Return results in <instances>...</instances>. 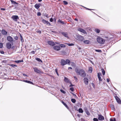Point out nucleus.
Segmentation results:
<instances>
[{
    "mask_svg": "<svg viewBox=\"0 0 121 121\" xmlns=\"http://www.w3.org/2000/svg\"><path fill=\"white\" fill-rule=\"evenodd\" d=\"M75 70L78 75H80L83 77H84L86 76V73L84 70L83 69H81L79 71L78 69L76 68L75 69Z\"/></svg>",
    "mask_w": 121,
    "mask_h": 121,
    "instance_id": "1",
    "label": "nucleus"
},
{
    "mask_svg": "<svg viewBox=\"0 0 121 121\" xmlns=\"http://www.w3.org/2000/svg\"><path fill=\"white\" fill-rule=\"evenodd\" d=\"M7 40L9 42L11 43V44H12V45H13V42L14 41L13 38L11 36H7Z\"/></svg>",
    "mask_w": 121,
    "mask_h": 121,
    "instance_id": "2",
    "label": "nucleus"
},
{
    "mask_svg": "<svg viewBox=\"0 0 121 121\" xmlns=\"http://www.w3.org/2000/svg\"><path fill=\"white\" fill-rule=\"evenodd\" d=\"M97 40L99 43L101 44H104L105 42V40L103 38L100 37L97 38Z\"/></svg>",
    "mask_w": 121,
    "mask_h": 121,
    "instance_id": "3",
    "label": "nucleus"
},
{
    "mask_svg": "<svg viewBox=\"0 0 121 121\" xmlns=\"http://www.w3.org/2000/svg\"><path fill=\"white\" fill-rule=\"evenodd\" d=\"M113 37V36L112 35L105 36L104 37V38H105V40H112Z\"/></svg>",
    "mask_w": 121,
    "mask_h": 121,
    "instance_id": "4",
    "label": "nucleus"
},
{
    "mask_svg": "<svg viewBox=\"0 0 121 121\" xmlns=\"http://www.w3.org/2000/svg\"><path fill=\"white\" fill-rule=\"evenodd\" d=\"M77 38L78 40L80 42L82 41L84 39V38L83 36L81 35H78Z\"/></svg>",
    "mask_w": 121,
    "mask_h": 121,
    "instance_id": "5",
    "label": "nucleus"
},
{
    "mask_svg": "<svg viewBox=\"0 0 121 121\" xmlns=\"http://www.w3.org/2000/svg\"><path fill=\"white\" fill-rule=\"evenodd\" d=\"M12 18L15 21H17V20L19 19V17L17 15H13L12 17Z\"/></svg>",
    "mask_w": 121,
    "mask_h": 121,
    "instance_id": "6",
    "label": "nucleus"
},
{
    "mask_svg": "<svg viewBox=\"0 0 121 121\" xmlns=\"http://www.w3.org/2000/svg\"><path fill=\"white\" fill-rule=\"evenodd\" d=\"M115 95H117L116 94H115ZM114 97L115 98L117 101V102L119 104H121V101L120 98L117 96H115Z\"/></svg>",
    "mask_w": 121,
    "mask_h": 121,
    "instance_id": "7",
    "label": "nucleus"
},
{
    "mask_svg": "<svg viewBox=\"0 0 121 121\" xmlns=\"http://www.w3.org/2000/svg\"><path fill=\"white\" fill-rule=\"evenodd\" d=\"M47 43L48 44L52 46H54L55 45V43L54 42L51 41H48Z\"/></svg>",
    "mask_w": 121,
    "mask_h": 121,
    "instance_id": "8",
    "label": "nucleus"
},
{
    "mask_svg": "<svg viewBox=\"0 0 121 121\" xmlns=\"http://www.w3.org/2000/svg\"><path fill=\"white\" fill-rule=\"evenodd\" d=\"M35 72L38 73H42V72L39 70L37 67H35L33 68Z\"/></svg>",
    "mask_w": 121,
    "mask_h": 121,
    "instance_id": "9",
    "label": "nucleus"
},
{
    "mask_svg": "<svg viewBox=\"0 0 121 121\" xmlns=\"http://www.w3.org/2000/svg\"><path fill=\"white\" fill-rule=\"evenodd\" d=\"M12 44H11V43L8 42L6 44V45L7 48L8 49H10L12 45Z\"/></svg>",
    "mask_w": 121,
    "mask_h": 121,
    "instance_id": "10",
    "label": "nucleus"
},
{
    "mask_svg": "<svg viewBox=\"0 0 121 121\" xmlns=\"http://www.w3.org/2000/svg\"><path fill=\"white\" fill-rule=\"evenodd\" d=\"M84 82L85 84L86 85L88 84L89 80L88 78L86 77H85L83 79Z\"/></svg>",
    "mask_w": 121,
    "mask_h": 121,
    "instance_id": "11",
    "label": "nucleus"
},
{
    "mask_svg": "<svg viewBox=\"0 0 121 121\" xmlns=\"http://www.w3.org/2000/svg\"><path fill=\"white\" fill-rule=\"evenodd\" d=\"M42 22L44 24H47V25H51L50 23L48 21L44 19H43L42 20Z\"/></svg>",
    "mask_w": 121,
    "mask_h": 121,
    "instance_id": "12",
    "label": "nucleus"
},
{
    "mask_svg": "<svg viewBox=\"0 0 121 121\" xmlns=\"http://www.w3.org/2000/svg\"><path fill=\"white\" fill-rule=\"evenodd\" d=\"M61 65L62 66H64L66 64V63L65 62V61L63 59L61 60Z\"/></svg>",
    "mask_w": 121,
    "mask_h": 121,
    "instance_id": "13",
    "label": "nucleus"
},
{
    "mask_svg": "<svg viewBox=\"0 0 121 121\" xmlns=\"http://www.w3.org/2000/svg\"><path fill=\"white\" fill-rule=\"evenodd\" d=\"M98 119L99 120H104V117L101 114L98 115Z\"/></svg>",
    "mask_w": 121,
    "mask_h": 121,
    "instance_id": "14",
    "label": "nucleus"
},
{
    "mask_svg": "<svg viewBox=\"0 0 121 121\" xmlns=\"http://www.w3.org/2000/svg\"><path fill=\"white\" fill-rule=\"evenodd\" d=\"M53 48L54 50L58 51L60 49V46H55L53 47Z\"/></svg>",
    "mask_w": 121,
    "mask_h": 121,
    "instance_id": "15",
    "label": "nucleus"
},
{
    "mask_svg": "<svg viewBox=\"0 0 121 121\" xmlns=\"http://www.w3.org/2000/svg\"><path fill=\"white\" fill-rule=\"evenodd\" d=\"M78 31L83 33L85 34H86V31L83 29H82L81 28H79L78 29Z\"/></svg>",
    "mask_w": 121,
    "mask_h": 121,
    "instance_id": "16",
    "label": "nucleus"
},
{
    "mask_svg": "<svg viewBox=\"0 0 121 121\" xmlns=\"http://www.w3.org/2000/svg\"><path fill=\"white\" fill-rule=\"evenodd\" d=\"M61 34L62 35L64 36L66 38H68V35L67 33V32H62L61 33Z\"/></svg>",
    "mask_w": 121,
    "mask_h": 121,
    "instance_id": "17",
    "label": "nucleus"
},
{
    "mask_svg": "<svg viewBox=\"0 0 121 121\" xmlns=\"http://www.w3.org/2000/svg\"><path fill=\"white\" fill-rule=\"evenodd\" d=\"M84 110L86 114L88 116H89L90 115V113L89 112V111L87 108L86 107H85L84 108Z\"/></svg>",
    "mask_w": 121,
    "mask_h": 121,
    "instance_id": "18",
    "label": "nucleus"
},
{
    "mask_svg": "<svg viewBox=\"0 0 121 121\" xmlns=\"http://www.w3.org/2000/svg\"><path fill=\"white\" fill-rule=\"evenodd\" d=\"M60 53L61 55H66L67 54L66 52L64 51H60Z\"/></svg>",
    "mask_w": 121,
    "mask_h": 121,
    "instance_id": "19",
    "label": "nucleus"
},
{
    "mask_svg": "<svg viewBox=\"0 0 121 121\" xmlns=\"http://www.w3.org/2000/svg\"><path fill=\"white\" fill-rule=\"evenodd\" d=\"M1 33L4 35H6L7 34V32L4 29H2V30Z\"/></svg>",
    "mask_w": 121,
    "mask_h": 121,
    "instance_id": "20",
    "label": "nucleus"
},
{
    "mask_svg": "<svg viewBox=\"0 0 121 121\" xmlns=\"http://www.w3.org/2000/svg\"><path fill=\"white\" fill-rule=\"evenodd\" d=\"M101 75V73H98V77L99 79V81H102V80L100 77V75Z\"/></svg>",
    "mask_w": 121,
    "mask_h": 121,
    "instance_id": "21",
    "label": "nucleus"
},
{
    "mask_svg": "<svg viewBox=\"0 0 121 121\" xmlns=\"http://www.w3.org/2000/svg\"><path fill=\"white\" fill-rule=\"evenodd\" d=\"M40 4H36L35 5L34 7L36 9H38L40 7Z\"/></svg>",
    "mask_w": 121,
    "mask_h": 121,
    "instance_id": "22",
    "label": "nucleus"
},
{
    "mask_svg": "<svg viewBox=\"0 0 121 121\" xmlns=\"http://www.w3.org/2000/svg\"><path fill=\"white\" fill-rule=\"evenodd\" d=\"M24 82H26L30 84H31L32 85L34 84V83L32 82H31L30 81H28L27 80H23Z\"/></svg>",
    "mask_w": 121,
    "mask_h": 121,
    "instance_id": "23",
    "label": "nucleus"
},
{
    "mask_svg": "<svg viewBox=\"0 0 121 121\" xmlns=\"http://www.w3.org/2000/svg\"><path fill=\"white\" fill-rule=\"evenodd\" d=\"M62 103L65 106V107L68 109H69V108L68 106V105L65 103L63 101H61Z\"/></svg>",
    "mask_w": 121,
    "mask_h": 121,
    "instance_id": "24",
    "label": "nucleus"
},
{
    "mask_svg": "<svg viewBox=\"0 0 121 121\" xmlns=\"http://www.w3.org/2000/svg\"><path fill=\"white\" fill-rule=\"evenodd\" d=\"M83 42L85 44H88L90 43V41L89 40H86L84 41Z\"/></svg>",
    "mask_w": 121,
    "mask_h": 121,
    "instance_id": "25",
    "label": "nucleus"
},
{
    "mask_svg": "<svg viewBox=\"0 0 121 121\" xmlns=\"http://www.w3.org/2000/svg\"><path fill=\"white\" fill-rule=\"evenodd\" d=\"M64 81L67 83H69V79L66 77H65Z\"/></svg>",
    "mask_w": 121,
    "mask_h": 121,
    "instance_id": "26",
    "label": "nucleus"
},
{
    "mask_svg": "<svg viewBox=\"0 0 121 121\" xmlns=\"http://www.w3.org/2000/svg\"><path fill=\"white\" fill-rule=\"evenodd\" d=\"M70 65H71L73 67H76V64L74 62H71L70 63Z\"/></svg>",
    "mask_w": 121,
    "mask_h": 121,
    "instance_id": "27",
    "label": "nucleus"
},
{
    "mask_svg": "<svg viewBox=\"0 0 121 121\" xmlns=\"http://www.w3.org/2000/svg\"><path fill=\"white\" fill-rule=\"evenodd\" d=\"M58 22H60L62 24H65L66 23H65L64 22L60 20V19H59Z\"/></svg>",
    "mask_w": 121,
    "mask_h": 121,
    "instance_id": "28",
    "label": "nucleus"
},
{
    "mask_svg": "<svg viewBox=\"0 0 121 121\" xmlns=\"http://www.w3.org/2000/svg\"><path fill=\"white\" fill-rule=\"evenodd\" d=\"M93 70L92 68V67H89V68L88 71L90 73L92 72Z\"/></svg>",
    "mask_w": 121,
    "mask_h": 121,
    "instance_id": "29",
    "label": "nucleus"
},
{
    "mask_svg": "<svg viewBox=\"0 0 121 121\" xmlns=\"http://www.w3.org/2000/svg\"><path fill=\"white\" fill-rule=\"evenodd\" d=\"M12 4H17L18 3L16 1H14L13 0H10Z\"/></svg>",
    "mask_w": 121,
    "mask_h": 121,
    "instance_id": "30",
    "label": "nucleus"
},
{
    "mask_svg": "<svg viewBox=\"0 0 121 121\" xmlns=\"http://www.w3.org/2000/svg\"><path fill=\"white\" fill-rule=\"evenodd\" d=\"M95 32L97 33H99L100 32V30L98 29H95L94 30Z\"/></svg>",
    "mask_w": 121,
    "mask_h": 121,
    "instance_id": "31",
    "label": "nucleus"
},
{
    "mask_svg": "<svg viewBox=\"0 0 121 121\" xmlns=\"http://www.w3.org/2000/svg\"><path fill=\"white\" fill-rule=\"evenodd\" d=\"M65 62L66 64L70 65V60L68 59H67L65 61Z\"/></svg>",
    "mask_w": 121,
    "mask_h": 121,
    "instance_id": "32",
    "label": "nucleus"
},
{
    "mask_svg": "<svg viewBox=\"0 0 121 121\" xmlns=\"http://www.w3.org/2000/svg\"><path fill=\"white\" fill-rule=\"evenodd\" d=\"M23 60H17L15 61L16 63H18L20 62H23Z\"/></svg>",
    "mask_w": 121,
    "mask_h": 121,
    "instance_id": "33",
    "label": "nucleus"
},
{
    "mask_svg": "<svg viewBox=\"0 0 121 121\" xmlns=\"http://www.w3.org/2000/svg\"><path fill=\"white\" fill-rule=\"evenodd\" d=\"M78 112L79 113H82L83 112V111L82 109L81 108H79L78 109Z\"/></svg>",
    "mask_w": 121,
    "mask_h": 121,
    "instance_id": "34",
    "label": "nucleus"
},
{
    "mask_svg": "<svg viewBox=\"0 0 121 121\" xmlns=\"http://www.w3.org/2000/svg\"><path fill=\"white\" fill-rule=\"evenodd\" d=\"M35 60H37V61H39V62H42V61L41 60L40 58H35Z\"/></svg>",
    "mask_w": 121,
    "mask_h": 121,
    "instance_id": "35",
    "label": "nucleus"
},
{
    "mask_svg": "<svg viewBox=\"0 0 121 121\" xmlns=\"http://www.w3.org/2000/svg\"><path fill=\"white\" fill-rule=\"evenodd\" d=\"M60 46L61 48H65L66 47L65 45L64 44H61Z\"/></svg>",
    "mask_w": 121,
    "mask_h": 121,
    "instance_id": "36",
    "label": "nucleus"
},
{
    "mask_svg": "<svg viewBox=\"0 0 121 121\" xmlns=\"http://www.w3.org/2000/svg\"><path fill=\"white\" fill-rule=\"evenodd\" d=\"M71 101L73 103H75L76 102V100L74 99H71Z\"/></svg>",
    "mask_w": 121,
    "mask_h": 121,
    "instance_id": "37",
    "label": "nucleus"
},
{
    "mask_svg": "<svg viewBox=\"0 0 121 121\" xmlns=\"http://www.w3.org/2000/svg\"><path fill=\"white\" fill-rule=\"evenodd\" d=\"M101 70L102 71V74L103 75H105V71L103 69H101Z\"/></svg>",
    "mask_w": 121,
    "mask_h": 121,
    "instance_id": "38",
    "label": "nucleus"
},
{
    "mask_svg": "<svg viewBox=\"0 0 121 121\" xmlns=\"http://www.w3.org/2000/svg\"><path fill=\"white\" fill-rule=\"evenodd\" d=\"M10 65L13 67H17V65L13 64H10Z\"/></svg>",
    "mask_w": 121,
    "mask_h": 121,
    "instance_id": "39",
    "label": "nucleus"
},
{
    "mask_svg": "<svg viewBox=\"0 0 121 121\" xmlns=\"http://www.w3.org/2000/svg\"><path fill=\"white\" fill-rule=\"evenodd\" d=\"M70 93H71V94H72L73 95L74 97V98H77V96H76V94H73V92H70Z\"/></svg>",
    "mask_w": 121,
    "mask_h": 121,
    "instance_id": "40",
    "label": "nucleus"
},
{
    "mask_svg": "<svg viewBox=\"0 0 121 121\" xmlns=\"http://www.w3.org/2000/svg\"><path fill=\"white\" fill-rule=\"evenodd\" d=\"M20 37L21 39L22 42L24 41V40L23 39V38L22 37V35L21 34H20Z\"/></svg>",
    "mask_w": 121,
    "mask_h": 121,
    "instance_id": "41",
    "label": "nucleus"
},
{
    "mask_svg": "<svg viewBox=\"0 0 121 121\" xmlns=\"http://www.w3.org/2000/svg\"><path fill=\"white\" fill-rule=\"evenodd\" d=\"M36 32L39 34H41V31L39 29L37 30L36 31Z\"/></svg>",
    "mask_w": 121,
    "mask_h": 121,
    "instance_id": "42",
    "label": "nucleus"
},
{
    "mask_svg": "<svg viewBox=\"0 0 121 121\" xmlns=\"http://www.w3.org/2000/svg\"><path fill=\"white\" fill-rule=\"evenodd\" d=\"M60 91L61 92L64 94H65L66 93V92L62 89H60Z\"/></svg>",
    "mask_w": 121,
    "mask_h": 121,
    "instance_id": "43",
    "label": "nucleus"
},
{
    "mask_svg": "<svg viewBox=\"0 0 121 121\" xmlns=\"http://www.w3.org/2000/svg\"><path fill=\"white\" fill-rule=\"evenodd\" d=\"M67 45L69 46H74V44L73 43H68L67 44Z\"/></svg>",
    "mask_w": 121,
    "mask_h": 121,
    "instance_id": "44",
    "label": "nucleus"
},
{
    "mask_svg": "<svg viewBox=\"0 0 121 121\" xmlns=\"http://www.w3.org/2000/svg\"><path fill=\"white\" fill-rule=\"evenodd\" d=\"M95 51L98 52H102V51L100 50L96 49Z\"/></svg>",
    "mask_w": 121,
    "mask_h": 121,
    "instance_id": "45",
    "label": "nucleus"
},
{
    "mask_svg": "<svg viewBox=\"0 0 121 121\" xmlns=\"http://www.w3.org/2000/svg\"><path fill=\"white\" fill-rule=\"evenodd\" d=\"M55 71H56V73L57 75L58 76H59V74H58V70L57 68H56L55 69Z\"/></svg>",
    "mask_w": 121,
    "mask_h": 121,
    "instance_id": "46",
    "label": "nucleus"
},
{
    "mask_svg": "<svg viewBox=\"0 0 121 121\" xmlns=\"http://www.w3.org/2000/svg\"><path fill=\"white\" fill-rule=\"evenodd\" d=\"M63 2L64 4L65 5H67L68 4V2L65 1H64Z\"/></svg>",
    "mask_w": 121,
    "mask_h": 121,
    "instance_id": "47",
    "label": "nucleus"
},
{
    "mask_svg": "<svg viewBox=\"0 0 121 121\" xmlns=\"http://www.w3.org/2000/svg\"><path fill=\"white\" fill-rule=\"evenodd\" d=\"M70 90L72 91L73 92L74 91V89L73 87H72L69 89Z\"/></svg>",
    "mask_w": 121,
    "mask_h": 121,
    "instance_id": "48",
    "label": "nucleus"
},
{
    "mask_svg": "<svg viewBox=\"0 0 121 121\" xmlns=\"http://www.w3.org/2000/svg\"><path fill=\"white\" fill-rule=\"evenodd\" d=\"M84 7L85 8L86 10H95V9H90L87 8H86V7Z\"/></svg>",
    "mask_w": 121,
    "mask_h": 121,
    "instance_id": "49",
    "label": "nucleus"
},
{
    "mask_svg": "<svg viewBox=\"0 0 121 121\" xmlns=\"http://www.w3.org/2000/svg\"><path fill=\"white\" fill-rule=\"evenodd\" d=\"M93 121H99L98 119L97 118H94L93 119Z\"/></svg>",
    "mask_w": 121,
    "mask_h": 121,
    "instance_id": "50",
    "label": "nucleus"
},
{
    "mask_svg": "<svg viewBox=\"0 0 121 121\" xmlns=\"http://www.w3.org/2000/svg\"><path fill=\"white\" fill-rule=\"evenodd\" d=\"M3 47V44L2 43H0V48H2Z\"/></svg>",
    "mask_w": 121,
    "mask_h": 121,
    "instance_id": "51",
    "label": "nucleus"
},
{
    "mask_svg": "<svg viewBox=\"0 0 121 121\" xmlns=\"http://www.w3.org/2000/svg\"><path fill=\"white\" fill-rule=\"evenodd\" d=\"M14 38L16 40H17L18 39V37L17 36H14Z\"/></svg>",
    "mask_w": 121,
    "mask_h": 121,
    "instance_id": "52",
    "label": "nucleus"
},
{
    "mask_svg": "<svg viewBox=\"0 0 121 121\" xmlns=\"http://www.w3.org/2000/svg\"><path fill=\"white\" fill-rule=\"evenodd\" d=\"M41 13L40 12H38L37 14V15L38 16H41Z\"/></svg>",
    "mask_w": 121,
    "mask_h": 121,
    "instance_id": "53",
    "label": "nucleus"
},
{
    "mask_svg": "<svg viewBox=\"0 0 121 121\" xmlns=\"http://www.w3.org/2000/svg\"><path fill=\"white\" fill-rule=\"evenodd\" d=\"M53 19L52 18H51L50 20V21L51 22H53Z\"/></svg>",
    "mask_w": 121,
    "mask_h": 121,
    "instance_id": "54",
    "label": "nucleus"
},
{
    "mask_svg": "<svg viewBox=\"0 0 121 121\" xmlns=\"http://www.w3.org/2000/svg\"><path fill=\"white\" fill-rule=\"evenodd\" d=\"M35 52L34 51H32L30 53L32 54H35Z\"/></svg>",
    "mask_w": 121,
    "mask_h": 121,
    "instance_id": "55",
    "label": "nucleus"
},
{
    "mask_svg": "<svg viewBox=\"0 0 121 121\" xmlns=\"http://www.w3.org/2000/svg\"><path fill=\"white\" fill-rule=\"evenodd\" d=\"M70 83L71 84H70L69 85V87H72V86H74V85H73V84H71V82H70Z\"/></svg>",
    "mask_w": 121,
    "mask_h": 121,
    "instance_id": "56",
    "label": "nucleus"
},
{
    "mask_svg": "<svg viewBox=\"0 0 121 121\" xmlns=\"http://www.w3.org/2000/svg\"><path fill=\"white\" fill-rule=\"evenodd\" d=\"M0 10H5V9L4 8H2L0 9Z\"/></svg>",
    "mask_w": 121,
    "mask_h": 121,
    "instance_id": "57",
    "label": "nucleus"
},
{
    "mask_svg": "<svg viewBox=\"0 0 121 121\" xmlns=\"http://www.w3.org/2000/svg\"><path fill=\"white\" fill-rule=\"evenodd\" d=\"M73 77L76 80H78V79L77 78V77L75 76H74Z\"/></svg>",
    "mask_w": 121,
    "mask_h": 121,
    "instance_id": "58",
    "label": "nucleus"
},
{
    "mask_svg": "<svg viewBox=\"0 0 121 121\" xmlns=\"http://www.w3.org/2000/svg\"><path fill=\"white\" fill-rule=\"evenodd\" d=\"M72 69V68L71 67H69L68 68V69Z\"/></svg>",
    "mask_w": 121,
    "mask_h": 121,
    "instance_id": "59",
    "label": "nucleus"
},
{
    "mask_svg": "<svg viewBox=\"0 0 121 121\" xmlns=\"http://www.w3.org/2000/svg\"><path fill=\"white\" fill-rule=\"evenodd\" d=\"M0 53L2 54H4V52L3 51H2L0 52Z\"/></svg>",
    "mask_w": 121,
    "mask_h": 121,
    "instance_id": "60",
    "label": "nucleus"
},
{
    "mask_svg": "<svg viewBox=\"0 0 121 121\" xmlns=\"http://www.w3.org/2000/svg\"><path fill=\"white\" fill-rule=\"evenodd\" d=\"M107 82H109V79L108 78L107 79Z\"/></svg>",
    "mask_w": 121,
    "mask_h": 121,
    "instance_id": "61",
    "label": "nucleus"
},
{
    "mask_svg": "<svg viewBox=\"0 0 121 121\" xmlns=\"http://www.w3.org/2000/svg\"><path fill=\"white\" fill-rule=\"evenodd\" d=\"M110 121H113V119L112 118H111L110 119Z\"/></svg>",
    "mask_w": 121,
    "mask_h": 121,
    "instance_id": "62",
    "label": "nucleus"
},
{
    "mask_svg": "<svg viewBox=\"0 0 121 121\" xmlns=\"http://www.w3.org/2000/svg\"><path fill=\"white\" fill-rule=\"evenodd\" d=\"M46 16L47 18H49L48 16V14H47L46 15Z\"/></svg>",
    "mask_w": 121,
    "mask_h": 121,
    "instance_id": "63",
    "label": "nucleus"
},
{
    "mask_svg": "<svg viewBox=\"0 0 121 121\" xmlns=\"http://www.w3.org/2000/svg\"><path fill=\"white\" fill-rule=\"evenodd\" d=\"M116 118H113V121H116Z\"/></svg>",
    "mask_w": 121,
    "mask_h": 121,
    "instance_id": "64",
    "label": "nucleus"
}]
</instances>
